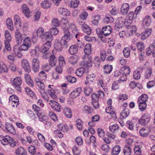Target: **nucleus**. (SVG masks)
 <instances>
[{"label": "nucleus", "instance_id": "72a5a7b5", "mask_svg": "<svg viewBox=\"0 0 155 155\" xmlns=\"http://www.w3.org/2000/svg\"><path fill=\"white\" fill-rule=\"evenodd\" d=\"M44 34V30L43 28L40 27L37 31L36 35L37 36L41 39L44 36L43 35Z\"/></svg>", "mask_w": 155, "mask_h": 155}, {"label": "nucleus", "instance_id": "e2e57ef3", "mask_svg": "<svg viewBox=\"0 0 155 155\" xmlns=\"http://www.w3.org/2000/svg\"><path fill=\"white\" fill-rule=\"evenodd\" d=\"M66 78L68 82L72 83H74L76 81V78L71 76H68L66 77Z\"/></svg>", "mask_w": 155, "mask_h": 155}, {"label": "nucleus", "instance_id": "c03bdc74", "mask_svg": "<svg viewBox=\"0 0 155 155\" xmlns=\"http://www.w3.org/2000/svg\"><path fill=\"white\" fill-rule=\"evenodd\" d=\"M137 103L139 104V108L141 111H143L146 109L147 107L146 103L138 101Z\"/></svg>", "mask_w": 155, "mask_h": 155}, {"label": "nucleus", "instance_id": "5701e85b", "mask_svg": "<svg viewBox=\"0 0 155 155\" xmlns=\"http://www.w3.org/2000/svg\"><path fill=\"white\" fill-rule=\"evenodd\" d=\"M25 78L27 83L30 86L33 87L34 86L33 81L29 75L27 74H25Z\"/></svg>", "mask_w": 155, "mask_h": 155}, {"label": "nucleus", "instance_id": "a18cd8bd", "mask_svg": "<svg viewBox=\"0 0 155 155\" xmlns=\"http://www.w3.org/2000/svg\"><path fill=\"white\" fill-rule=\"evenodd\" d=\"M100 19V16L99 15H96L94 17V19L92 21V23L94 25H97L98 24Z\"/></svg>", "mask_w": 155, "mask_h": 155}, {"label": "nucleus", "instance_id": "cd10ccee", "mask_svg": "<svg viewBox=\"0 0 155 155\" xmlns=\"http://www.w3.org/2000/svg\"><path fill=\"white\" fill-rule=\"evenodd\" d=\"M91 45L88 44L86 45L84 47V51L85 54L88 55L91 53Z\"/></svg>", "mask_w": 155, "mask_h": 155}, {"label": "nucleus", "instance_id": "052dcab7", "mask_svg": "<svg viewBox=\"0 0 155 155\" xmlns=\"http://www.w3.org/2000/svg\"><path fill=\"white\" fill-rule=\"evenodd\" d=\"M134 152L136 155H139L141 153V150L140 147L137 145L134 148Z\"/></svg>", "mask_w": 155, "mask_h": 155}, {"label": "nucleus", "instance_id": "c9c22d12", "mask_svg": "<svg viewBox=\"0 0 155 155\" xmlns=\"http://www.w3.org/2000/svg\"><path fill=\"white\" fill-rule=\"evenodd\" d=\"M51 85H50L48 86V87L50 88V89L48 90V94L53 99L56 98L57 97V96L54 93V91L52 88L51 87Z\"/></svg>", "mask_w": 155, "mask_h": 155}, {"label": "nucleus", "instance_id": "423d86ee", "mask_svg": "<svg viewBox=\"0 0 155 155\" xmlns=\"http://www.w3.org/2000/svg\"><path fill=\"white\" fill-rule=\"evenodd\" d=\"M150 117L148 113H145L143 115L141 118L139 120V121L140 124L143 125H145L149 122Z\"/></svg>", "mask_w": 155, "mask_h": 155}, {"label": "nucleus", "instance_id": "f8f14e48", "mask_svg": "<svg viewBox=\"0 0 155 155\" xmlns=\"http://www.w3.org/2000/svg\"><path fill=\"white\" fill-rule=\"evenodd\" d=\"M130 6L128 4L125 3L123 4L121 6L120 12L121 14L123 15H126L129 9Z\"/></svg>", "mask_w": 155, "mask_h": 155}, {"label": "nucleus", "instance_id": "9d476101", "mask_svg": "<svg viewBox=\"0 0 155 155\" xmlns=\"http://www.w3.org/2000/svg\"><path fill=\"white\" fill-rule=\"evenodd\" d=\"M50 104L51 107L55 110L60 112L61 110V106L57 102L52 100L50 101Z\"/></svg>", "mask_w": 155, "mask_h": 155}, {"label": "nucleus", "instance_id": "8fccbe9b", "mask_svg": "<svg viewBox=\"0 0 155 155\" xmlns=\"http://www.w3.org/2000/svg\"><path fill=\"white\" fill-rule=\"evenodd\" d=\"M84 72V69L83 68L81 67L76 70V74L77 76L81 77L83 75Z\"/></svg>", "mask_w": 155, "mask_h": 155}, {"label": "nucleus", "instance_id": "338daca9", "mask_svg": "<svg viewBox=\"0 0 155 155\" xmlns=\"http://www.w3.org/2000/svg\"><path fill=\"white\" fill-rule=\"evenodd\" d=\"M97 134L100 137L103 138L105 135V132L104 130L101 128H99L97 130Z\"/></svg>", "mask_w": 155, "mask_h": 155}, {"label": "nucleus", "instance_id": "39448f33", "mask_svg": "<svg viewBox=\"0 0 155 155\" xmlns=\"http://www.w3.org/2000/svg\"><path fill=\"white\" fill-rule=\"evenodd\" d=\"M18 29H17L15 31V36L16 43L19 45L21 44L24 38L26 37L27 35L25 33L21 34Z\"/></svg>", "mask_w": 155, "mask_h": 155}, {"label": "nucleus", "instance_id": "7ed1b4c3", "mask_svg": "<svg viewBox=\"0 0 155 155\" xmlns=\"http://www.w3.org/2000/svg\"><path fill=\"white\" fill-rule=\"evenodd\" d=\"M0 140L1 143L4 145H8L9 144L11 147H14L17 144L13 138L8 135H0Z\"/></svg>", "mask_w": 155, "mask_h": 155}, {"label": "nucleus", "instance_id": "6e6d98bb", "mask_svg": "<svg viewBox=\"0 0 155 155\" xmlns=\"http://www.w3.org/2000/svg\"><path fill=\"white\" fill-rule=\"evenodd\" d=\"M6 41L10 42L12 39V37L10 34L8 30H6L5 34Z\"/></svg>", "mask_w": 155, "mask_h": 155}, {"label": "nucleus", "instance_id": "69168bd1", "mask_svg": "<svg viewBox=\"0 0 155 155\" xmlns=\"http://www.w3.org/2000/svg\"><path fill=\"white\" fill-rule=\"evenodd\" d=\"M79 2L78 0H72L71 2V6L74 8H76L78 7Z\"/></svg>", "mask_w": 155, "mask_h": 155}, {"label": "nucleus", "instance_id": "e433bc0d", "mask_svg": "<svg viewBox=\"0 0 155 155\" xmlns=\"http://www.w3.org/2000/svg\"><path fill=\"white\" fill-rule=\"evenodd\" d=\"M41 5L43 8L47 9L51 6V4L49 1L45 0L41 2Z\"/></svg>", "mask_w": 155, "mask_h": 155}, {"label": "nucleus", "instance_id": "09e8293b", "mask_svg": "<svg viewBox=\"0 0 155 155\" xmlns=\"http://www.w3.org/2000/svg\"><path fill=\"white\" fill-rule=\"evenodd\" d=\"M43 36L41 38L42 39H48L50 41L52 40V36L48 32H46Z\"/></svg>", "mask_w": 155, "mask_h": 155}, {"label": "nucleus", "instance_id": "79ce46f5", "mask_svg": "<svg viewBox=\"0 0 155 155\" xmlns=\"http://www.w3.org/2000/svg\"><path fill=\"white\" fill-rule=\"evenodd\" d=\"M104 72L106 74H109L112 71V67L111 65H105L104 67Z\"/></svg>", "mask_w": 155, "mask_h": 155}, {"label": "nucleus", "instance_id": "f704fd0d", "mask_svg": "<svg viewBox=\"0 0 155 155\" xmlns=\"http://www.w3.org/2000/svg\"><path fill=\"white\" fill-rule=\"evenodd\" d=\"M130 113L129 110L128 108H125L120 113L121 117L124 119L126 118Z\"/></svg>", "mask_w": 155, "mask_h": 155}, {"label": "nucleus", "instance_id": "0e129e2a", "mask_svg": "<svg viewBox=\"0 0 155 155\" xmlns=\"http://www.w3.org/2000/svg\"><path fill=\"white\" fill-rule=\"evenodd\" d=\"M124 56L126 57H128L130 54V52L129 48H124L123 51Z\"/></svg>", "mask_w": 155, "mask_h": 155}, {"label": "nucleus", "instance_id": "6e6552de", "mask_svg": "<svg viewBox=\"0 0 155 155\" xmlns=\"http://www.w3.org/2000/svg\"><path fill=\"white\" fill-rule=\"evenodd\" d=\"M82 92L81 87H78L75 89L70 94V97L72 99L75 98L79 96Z\"/></svg>", "mask_w": 155, "mask_h": 155}, {"label": "nucleus", "instance_id": "f257e3e1", "mask_svg": "<svg viewBox=\"0 0 155 155\" xmlns=\"http://www.w3.org/2000/svg\"><path fill=\"white\" fill-rule=\"evenodd\" d=\"M64 36L62 37L60 42L57 41L54 44L55 49L58 51H61L63 48H67L68 44L69 41L72 38V35L68 29L66 28L63 29Z\"/></svg>", "mask_w": 155, "mask_h": 155}, {"label": "nucleus", "instance_id": "a19ab883", "mask_svg": "<svg viewBox=\"0 0 155 155\" xmlns=\"http://www.w3.org/2000/svg\"><path fill=\"white\" fill-rule=\"evenodd\" d=\"M148 97L146 94H144L140 96L137 100L138 101H140L144 103H146V101L147 100Z\"/></svg>", "mask_w": 155, "mask_h": 155}, {"label": "nucleus", "instance_id": "1a4fd4ad", "mask_svg": "<svg viewBox=\"0 0 155 155\" xmlns=\"http://www.w3.org/2000/svg\"><path fill=\"white\" fill-rule=\"evenodd\" d=\"M95 78L94 74H88L86 77L85 84L86 85H93V83Z\"/></svg>", "mask_w": 155, "mask_h": 155}, {"label": "nucleus", "instance_id": "ea45409f", "mask_svg": "<svg viewBox=\"0 0 155 155\" xmlns=\"http://www.w3.org/2000/svg\"><path fill=\"white\" fill-rule=\"evenodd\" d=\"M60 21L57 18H54L52 20L51 24L53 26L55 27H58L60 26Z\"/></svg>", "mask_w": 155, "mask_h": 155}, {"label": "nucleus", "instance_id": "aec40b11", "mask_svg": "<svg viewBox=\"0 0 155 155\" xmlns=\"http://www.w3.org/2000/svg\"><path fill=\"white\" fill-rule=\"evenodd\" d=\"M121 150V147L119 145H116L112 149L111 153L112 155H118Z\"/></svg>", "mask_w": 155, "mask_h": 155}, {"label": "nucleus", "instance_id": "bb28decb", "mask_svg": "<svg viewBox=\"0 0 155 155\" xmlns=\"http://www.w3.org/2000/svg\"><path fill=\"white\" fill-rule=\"evenodd\" d=\"M104 21L107 23H110L113 22L114 19L110 14H106L105 15V17L104 18Z\"/></svg>", "mask_w": 155, "mask_h": 155}, {"label": "nucleus", "instance_id": "bf43d9fd", "mask_svg": "<svg viewBox=\"0 0 155 155\" xmlns=\"http://www.w3.org/2000/svg\"><path fill=\"white\" fill-rule=\"evenodd\" d=\"M137 13L135 14L133 11L130 12L127 15L128 18L132 21L134 18L137 17Z\"/></svg>", "mask_w": 155, "mask_h": 155}, {"label": "nucleus", "instance_id": "6ab92c4d", "mask_svg": "<svg viewBox=\"0 0 155 155\" xmlns=\"http://www.w3.org/2000/svg\"><path fill=\"white\" fill-rule=\"evenodd\" d=\"M152 31V29L148 28L143 32L141 35V39L142 40H144L147 38L150 35Z\"/></svg>", "mask_w": 155, "mask_h": 155}, {"label": "nucleus", "instance_id": "3c124183", "mask_svg": "<svg viewBox=\"0 0 155 155\" xmlns=\"http://www.w3.org/2000/svg\"><path fill=\"white\" fill-rule=\"evenodd\" d=\"M6 129L8 131L12 134H14L15 133V128L12 124H9L6 127Z\"/></svg>", "mask_w": 155, "mask_h": 155}, {"label": "nucleus", "instance_id": "774afa93", "mask_svg": "<svg viewBox=\"0 0 155 155\" xmlns=\"http://www.w3.org/2000/svg\"><path fill=\"white\" fill-rule=\"evenodd\" d=\"M24 42L23 44L26 45L30 47L31 45V42L30 38L26 36L25 38H24L23 40Z\"/></svg>", "mask_w": 155, "mask_h": 155}, {"label": "nucleus", "instance_id": "9b49d317", "mask_svg": "<svg viewBox=\"0 0 155 155\" xmlns=\"http://www.w3.org/2000/svg\"><path fill=\"white\" fill-rule=\"evenodd\" d=\"M151 23V19L150 16H146L143 20L142 25L143 27L147 28L149 26Z\"/></svg>", "mask_w": 155, "mask_h": 155}, {"label": "nucleus", "instance_id": "c756f323", "mask_svg": "<svg viewBox=\"0 0 155 155\" xmlns=\"http://www.w3.org/2000/svg\"><path fill=\"white\" fill-rule=\"evenodd\" d=\"M6 24L8 28L11 31H13L14 29L13 25L12 19L8 18L6 20Z\"/></svg>", "mask_w": 155, "mask_h": 155}, {"label": "nucleus", "instance_id": "412c9836", "mask_svg": "<svg viewBox=\"0 0 155 155\" xmlns=\"http://www.w3.org/2000/svg\"><path fill=\"white\" fill-rule=\"evenodd\" d=\"M22 12L27 18L29 17L30 11L27 5L25 4L22 5L21 7Z\"/></svg>", "mask_w": 155, "mask_h": 155}, {"label": "nucleus", "instance_id": "4468645a", "mask_svg": "<svg viewBox=\"0 0 155 155\" xmlns=\"http://www.w3.org/2000/svg\"><path fill=\"white\" fill-rule=\"evenodd\" d=\"M21 65L25 70L29 72L31 71V69L28 61L25 59H23L21 61Z\"/></svg>", "mask_w": 155, "mask_h": 155}, {"label": "nucleus", "instance_id": "20e7f679", "mask_svg": "<svg viewBox=\"0 0 155 155\" xmlns=\"http://www.w3.org/2000/svg\"><path fill=\"white\" fill-rule=\"evenodd\" d=\"M111 28L110 26H106L103 27L101 31H97V34L100 38H101L103 36H107L111 32Z\"/></svg>", "mask_w": 155, "mask_h": 155}, {"label": "nucleus", "instance_id": "a878e982", "mask_svg": "<svg viewBox=\"0 0 155 155\" xmlns=\"http://www.w3.org/2000/svg\"><path fill=\"white\" fill-rule=\"evenodd\" d=\"M119 127L117 124H114L109 127V130L113 133L117 132L119 130Z\"/></svg>", "mask_w": 155, "mask_h": 155}, {"label": "nucleus", "instance_id": "c85d7f7f", "mask_svg": "<svg viewBox=\"0 0 155 155\" xmlns=\"http://www.w3.org/2000/svg\"><path fill=\"white\" fill-rule=\"evenodd\" d=\"M137 47L138 50L140 52L143 53L145 49V46L144 43L141 41H140L137 44Z\"/></svg>", "mask_w": 155, "mask_h": 155}, {"label": "nucleus", "instance_id": "2eb2a0df", "mask_svg": "<svg viewBox=\"0 0 155 155\" xmlns=\"http://www.w3.org/2000/svg\"><path fill=\"white\" fill-rule=\"evenodd\" d=\"M58 12L61 15L66 16H69L71 14L69 10L64 8H59Z\"/></svg>", "mask_w": 155, "mask_h": 155}, {"label": "nucleus", "instance_id": "2f4dec72", "mask_svg": "<svg viewBox=\"0 0 155 155\" xmlns=\"http://www.w3.org/2000/svg\"><path fill=\"white\" fill-rule=\"evenodd\" d=\"M78 59V56L76 55H74L71 56L68 59L69 62L73 64L76 63Z\"/></svg>", "mask_w": 155, "mask_h": 155}, {"label": "nucleus", "instance_id": "a211bd4d", "mask_svg": "<svg viewBox=\"0 0 155 155\" xmlns=\"http://www.w3.org/2000/svg\"><path fill=\"white\" fill-rule=\"evenodd\" d=\"M84 62L85 65L87 67H91L92 66V58L91 56H88L85 57L84 59Z\"/></svg>", "mask_w": 155, "mask_h": 155}, {"label": "nucleus", "instance_id": "5fc2aeb1", "mask_svg": "<svg viewBox=\"0 0 155 155\" xmlns=\"http://www.w3.org/2000/svg\"><path fill=\"white\" fill-rule=\"evenodd\" d=\"M133 142V140L130 138H128L126 139L125 141V146L130 147H132V145Z\"/></svg>", "mask_w": 155, "mask_h": 155}, {"label": "nucleus", "instance_id": "37998d69", "mask_svg": "<svg viewBox=\"0 0 155 155\" xmlns=\"http://www.w3.org/2000/svg\"><path fill=\"white\" fill-rule=\"evenodd\" d=\"M132 147L125 146L123 150V153L124 155H130L131 152Z\"/></svg>", "mask_w": 155, "mask_h": 155}, {"label": "nucleus", "instance_id": "680f3d73", "mask_svg": "<svg viewBox=\"0 0 155 155\" xmlns=\"http://www.w3.org/2000/svg\"><path fill=\"white\" fill-rule=\"evenodd\" d=\"M58 127L60 130L64 132L68 130V128L66 124L64 125H60L58 126Z\"/></svg>", "mask_w": 155, "mask_h": 155}, {"label": "nucleus", "instance_id": "864d4df0", "mask_svg": "<svg viewBox=\"0 0 155 155\" xmlns=\"http://www.w3.org/2000/svg\"><path fill=\"white\" fill-rule=\"evenodd\" d=\"M77 127L79 130H81L82 129L83 122L80 119H78L76 121Z\"/></svg>", "mask_w": 155, "mask_h": 155}, {"label": "nucleus", "instance_id": "b1692460", "mask_svg": "<svg viewBox=\"0 0 155 155\" xmlns=\"http://www.w3.org/2000/svg\"><path fill=\"white\" fill-rule=\"evenodd\" d=\"M15 155H26V151L24 148L20 147L16 150Z\"/></svg>", "mask_w": 155, "mask_h": 155}, {"label": "nucleus", "instance_id": "4d7b16f0", "mask_svg": "<svg viewBox=\"0 0 155 155\" xmlns=\"http://www.w3.org/2000/svg\"><path fill=\"white\" fill-rule=\"evenodd\" d=\"M152 73V68H148L146 71L144 77L146 78H150Z\"/></svg>", "mask_w": 155, "mask_h": 155}, {"label": "nucleus", "instance_id": "7c9ffc66", "mask_svg": "<svg viewBox=\"0 0 155 155\" xmlns=\"http://www.w3.org/2000/svg\"><path fill=\"white\" fill-rule=\"evenodd\" d=\"M123 21L122 18H118L115 22V27L119 28H122L124 25V22Z\"/></svg>", "mask_w": 155, "mask_h": 155}, {"label": "nucleus", "instance_id": "473e14b6", "mask_svg": "<svg viewBox=\"0 0 155 155\" xmlns=\"http://www.w3.org/2000/svg\"><path fill=\"white\" fill-rule=\"evenodd\" d=\"M69 51L71 54L76 53L78 51V48L77 46L75 45H72L69 48Z\"/></svg>", "mask_w": 155, "mask_h": 155}, {"label": "nucleus", "instance_id": "58836bf2", "mask_svg": "<svg viewBox=\"0 0 155 155\" xmlns=\"http://www.w3.org/2000/svg\"><path fill=\"white\" fill-rule=\"evenodd\" d=\"M64 113L68 118H71L72 116V113L70 108L68 107H65L64 109Z\"/></svg>", "mask_w": 155, "mask_h": 155}, {"label": "nucleus", "instance_id": "393cba45", "mask_svg": "<svg viewBox=\"0 0 155 155\" xmlns=\"http://www.w3.org/2000/svg\"><path fill=\"white\" fill-rule=\"evenodd\" d=\"M62 21H65L66 22V23L68 24L69 26V28L71 29L73 32H74L76 31V28L74 24L71 23L70 25L69 24L68 19L66 18H62L61 19ZM66 23H63V24H65Z\"/></svg>", "mask_w": 155, "mask_h": 155}, {"label": "nucleus", "instance_id": "0eeeda50", "mask_svg": "<svg viewBox=\"0 0 155 155\" xmlns=\"http://www.w3.org/2000/svg\"><path fill=\"white\" fill-rule=\"evenodd\" d=\"M12 85L15 88H16L17 90L19 92H21V89L20 86L22 83V81L20 78L16 77L14 78L12 82Z\"/></svg>", "mask_w": 155, "mask_h": 155}, {"label": "nucleus", "instance_id": "dca6fc26", "mask_svg": "<svg viewBox=\"0 0 155 155\" xmlns=\"http://www.w3.org/2000/svg\"><path fill=\"white\" fill-rule=\"evenodd\" d=\"M15 25L17 29H20L21 27V22L20 18L18 15H15L14 17Z\"/></svg>", "mask_w": 155, "mask_h": 155}, {"label": "nucleus", "instance_id": "ddd939ff", "mask_svg": "<svg viewBox=\"0 0 155 155\" xmlns=\"http://www.w3.org/2000/svg\"><path fill=\"white\" fill-rule=\"evenodd\" d=\"M51 42L50 41H48L44 44L41 48L40 50L41 52H46L49 51L48 50L51 48Z\"/></svg>", "mask_w": 155, "mask_h": 155}, {"label": "nucleus", "instance_id": "49530a36", "mask_svg": "<svg viewBox=\"0 0 155 155\" xmlns=\"http://www.w3.org/2000/svg\"><path fill=\"white\" fill-rule=\"evenodd\" d=\"M112 106H110L106 107V112L112 115V117H115L116 116V114L115 112L112 109Z\"/></svg>", "mask_w": 155, "mask_h": 155}, {"label": "nucleus", "instance_id": "f3484780", "mask_svg": "<svg viewBox=\"0 0 155 155\" xmlns=\"http://www.w3.org/2000/svg\"><path fill=\"white\" fill-rule=\"evenodd\" d=\"M36 114L38 117L40 121L45 123L46 124L49 123V122L47 121L48 120V117L45 115H42L41 112L37 113Z\"/></svg>", "mask_w": 155, "mask_h": 155}, {"label": "nucleus", "instance_id": "13d9d810", "mask_svg": "<svg viewBox=\"0 0 155 155\" xmlns=\"http://www.w3.org/2000/svg\"><path fill=\"white\" fill-rule=\"evenodd\" d=\"M39 77L40 79L42 80H46L47 78V74L46 73L43 71H41L40 72L39 74Z\"/></svg>", "mask_w": 155, "mask_h": 155}, {"label": "nucleus", "instance_id": "f03ea898", "mask_svg": "<svg viewBox=\"0 0 155 155\" xmlns=\"http://www.w3.org/2000/svg\"><path fill=\"white\" fill-rule=\"evenodd\" d=\"M130 72V68L127 66H125L122 68L120 71H116L114 74V76L116 77H120L118 81L120 82L121 81L124 82L127 80V76Z\"/></svg>", "mask_w": 155, "mask_h": 155}, {"label": "nucleus", "instance_id": "4c0bfd02", "mask_svg": "<svg viewBox=\"0 0 155 155\" xmlns=\"http://www.w3.org/2000/svg\"><path fill=\"white\" fill-rule=\"evenodd\" d=\"M81 29L84 32L88 35L91 33V31L90 28L86 25H82Z\"/></svg>", "mask_w": 155, "mask_h": 155}, {"label": "nucleus", "instance_id": "de8ad7c7", "mask_svg": "<svg viewBox=\"0 0 155 155\" xmlns=\"http://www.w3.org/2000/svg\"><path fill=\"white\" fill-rule=\"evenodd\" d=\"M59 31L56 27H52L49 29V33L52 35H56L58 33Z\"/></svg>", "mask_w": 155, "mask_h": 155}, {"label": "nucleus", "instance_id": "4be33fe9", "mask_svg": "<svg viewBox=\"0 0 155 155\" xmlns=\"http://www.w3.org/2000/svg\"><path fill=\"white\" fill-rule=\"evenodd\" d=\"M149 130L147 128H142L139 131L140 135L143 137L147 136L149 134Z\"/></svg>", "mask_w": 155, "mask_h": 155}, {"label": "nucleus", "instance_id": "603ef678", "mask_svg": "<svg viewBox=\"0 0 155 155\" xmlns=\"http://www.w3.org/2000/svg\"><path fill=\"white\" fill-rule=\"evenodd\" d=\"M136 31V28L135 26H132L128 27L129 36L132 35L134 33H135Z\"/></svg>", "mask_w": 155, "mask_h": 155}]
</instances>
